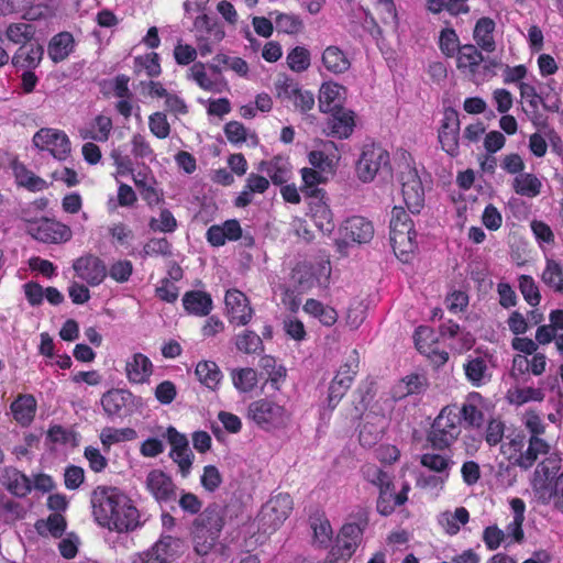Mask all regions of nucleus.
<instances>
[{
    "label": "nucleus",
    "mask_w": 563,
    "mask_h": 563,
    "mask_svg": "<svg viewBox=\"0 0 563 563\" xmlns=\"http://www.w3.org/2000/svg\"><path fill=\"white\" fill-rule=\"evenodd\" d=\"M95 521L102 528L117 533L133 532L143 522L133 499L114 486H97L90 497Z\"/></svg>",
    "instance_id": "1"
},
{
    "label": "nucleus",
    "mask_w": 563,
    "mask_h": 563,
    "mask_svg": "<svg viewBox=\"0 0 563 563\" xmlns=\"http://www.w3.org/2000/svg\"><path fill=\"white\" fill-rule=\"evenodd\" d=\"M522 422L530 433L527 446L525 437L516 435L500 445V453L512 466L529 471L541 455H547L550 452L551 445L541 438L545 431V424L537 412L527 411L523 415Z\"/></svg>",
    "instance_id": "2"
},
{
    "label": "nucleus",
    "mask_w": 563,
    "mask_h": 563,
    "mask_svg": "<svg viewBox=\"0 0 563 563\" xmlns=\"http://www.w3.org/2000/svg\"><path fill=\"white\" fill-rule=\"evenodd\" d=\"M543 457L536 466L530 486L534 496L542 504L553 501L558 509L563 508V472L554 477L561 468V457L556 453L541 455Z\"/></svg>",
    "instance_id": "3"
},
{
    "label": "nucleus",
    "mask_w": 563,
    "mask_h": 563,
    "mask_svg": "<svg viewBox=\"0 0 563 563\" xmlns=\"http://www.w3.org/2000/svg\"><path fill=\"white\" fill-rule=\"evenodd\" d=\"M227 517L228 507L219 504L209 505L198 515L190 530L196 554L205 556L213 550L227 522Z\"/></svg>",
    "instance_id": "4"
},
{
    "label": "nucleus",
    "mask_w": 563,
    "mask_h": 563,
    "mask_svg": "<svg viewBox=\"0 0 563 563\" xmlns=\"http://www.w3.org/2000/svg\"><path fill=\"white\" fill-rule=\"evenodd\" d=\"M246 417L258 429L269 433L284 430L291 422L290 410L285 405L269 398L250 402Z\"/></svg>",
    "instance_id": "5"
},
{
    "label": "nucleus",
    "mask_w": 563,
    "mask_h": 563,
    "mask_svg": "<svg viewBox=\"0 0 563 563\" xmlns=\"http://www.w3.org/2000/svg\"><path fill=\"white\" fill-rule=\"evenodd\" d=\"M461 434V419L452 408L444 407L431 427L429 441L437 449H445L453 444Z\"/></svg>",
    "instance_id": "6"
},
{
    "label": "nucleus",
    "mask_w": 563,
    "mask_h": 563,
    "mask_svg": "<svg viewBox=\"0 0 563 563\" xmlns=\"http://www.w3.org/2000/svg\"><path fill=\"white\" fill-rule=\"evenodd\" d=\"M417 233L409 214L401 208L395 207L390 220V242L395 252L412 253L417 247Z\"/></svg>",
    "instance_id": "7"
},
{
    "label": "nucleus",
    "mask_w": 563,
    "mask_h": 563,
    "mask_svg": "<svg viewBox=\"0 0 563 563\" xmlns=\"http://www.w3.org/2000/svg\"><path fill=\"white\" fill-rule=\"evenodd\" d=\"M388 152L379 145L368 144L363 147L357 161L356 173L362 181H372L380 170L388 167Z\"/></svg>",
    "instance_id": "8"
},
{
    "label": "nucleus",
    "mask_w": 563,
    "mask_h": 563,
    "mask_svg": "<svg viewBox=\"0 0 563 563\" xmlns=\"http://www.w3.org/2000/svg\"><path fill=\"white\" fill-rule=\"evenodd\" d=\"M34 145L48 151L55 158L63 161L70 153V141L65 132L55 129H41L33 136Z\"/></svg>",
    "instance_id": "9"
},
{
    "label": "nucleus",
    "mask_w": 563,
    "mask_h": 563,
    "mask_svg": "<svg viewBox=\"0 0 563 563\" xmlns=\"http://www.w3.org/2000/svg\"><path fill=\"white\" fill-rule=\"evenodd\" d=\"M141 399L128 389H111L101 397V405L108 417H123L130 415Z\"/></svg>",
    "instance_id": "10"
},
{
    "label": "nucleus",
    "mask_w": 563,
    "mask_h": 563,
    "mask_svg": "<svg viewBox=\"0 0 563 563\" xmlns=\"http://www.w3.org/2000/svg\"><path fill=\"white\" fill-rule=\"evenodd\" d=\"M401 192L408 210L419 213L424 203V190L418 172L409 166L400 174Z\"/></svg>",
    "instance_id": "11"
},
{
    "label": "nucleus",
    "mask_w": 563,
    "mask_h": 563,
    "mask_svg": "<svg viewBox=\"0 0 563 563\" xmlns=\"http://www.w3.org/2000/svg\"><path fill=\"white\" fill-rule=\"evenodd\" d=\"M225 313L232 324L246 325L253 317V308L245 294L239 289H229L224 298Z\"/></svg>",
    "instance_id": "12"
},
{
    "label": "nucleus",
    "mask_w": 563,
    "mask_h": 563,
    "mask_svg": "<svg viewBox=\"0 0 563 563\" xmlns=\"http://www.w3.org/2000/svg\"><path fill=\"white\" fill-rule=\"evenodd\" d=\"M29 233L44 243H63L71 239V230L66 224L51 219H41L32 223Z\"/></svg>",
    "instance_id": "13"
},
{
    "label": "nucleus",
    "mask_w": 563,
    "mask_h": 563,
    "mask_svg": "<svg viewBox=\"0 0 563 563\" xmlns=\"http://www.w3.org/2000/svg\"><path fill=\"white\" fill-rule=\"evenodd\" d=\"M145 487L159 504L172 503L176 499V485L172 477L162 470H152L147 473Z\"/></svg>",
    "instance_id": "14"
},
{
    "label": "nucleus",
    "mask_w": 563,
    "mask_h": 563,
    "mask_svg": "<svg viewBox=\"0 0 563 563\" xmlns=\"http://www.w3.org/2000/svg\"><path fill=\"white\" fill-rule=\"evenodd\" d=\"M460 119L455 110L449 109L439 130V142L442 148L451 156L459 154Z\"/></svg>",
    "instance_id": "15"
},
{
    "label": "nucleus",
    "mask_w": 563,
    "mask_h": 563,
    "mask_svg": "<svg viewBox=\"0 0 563 563\" xmlns=\"http://www.w3.org/2000/svg\"><path fill=\"white\" fill-rule=\"evenodd\" d=\"M73 268L76 275L90 286L100 285L107 276L104 263L93 255L77 258L73 264Z\"/></svg>",
    "instance_id": "16"
},
{
    "label": "nucleus",
    "mask_w": 563,
    "mask_h": 563,
    "mask_svg": "<svg viewBox=\"0 0 563 563\" xmlns=\"http://www.w3.org/2000/svg\"><path fill=\"white\" fill-rule=\"evenodd\" d=\"M276 91L278 98L291 101L295 108L301 112H307L314 106L312 92L302 90L298 84L291 79L285 78L283 81L276 84Z\"/></svg>",
    "instance_id": "17"
},
{
    "label": "nucleus",
    "mask_w": 563,
    "mask_h": 563,
    "mask_svg": "<svg viewBox=\"0 0 563 563\" xmlns=\"http://www.w3.org/2000/svg\"><path fill=\"white\" fill-rule=\"evenodd\" d=\"M292 505V498L288 494L272 497L262 510L263 520L274 529L279 527L289 517Z\"/></svg>",
    "instance_id": "18"
},
{
    "label": "nucleus",
    "mask_w": 563,
    "mask_h": 563,
    "mask_svg": "<svg viewBox=\"0 0 563 563\" xmlns=\"http://www.w3.org/2000/svg\"><path fill=\"white\" fill-rule=\"evenodd\" d=\"M150 550L159 563H172L183 553L184 541L169 534L162 536Z\"/></svg>",
    "instance_id": "19"
},
{
    "label": "nucleus",
    "mask_w": 563,
    "mask_h": 563,
    "mask_svg": "<svg viewBox=\"0 0 563 563\" xmlns=\"http://www.w3.org/2000/svg\"><path fill=\"white\" fill-rule=\"evenodd\" d=\"M463 369L466 379L475 387L487 384L492 378L486 356L470 355L463 365Z\"/></svg>",
    "instance_id": "20"
},
{
    "label": "nucleus",
    "mask_w": 563,
    "mask_h": 563,
    "mask_svg": "<svg viewBox=\"0 0 563 563\" xmlns=\"http://www.w3.org/2000/svg\"><path fill=\"white\" fill-rule=\"evenodd\" d=\"M44 48L40 44L21 45L12 57V65L21 70H34L41 63Z\"/></svg>",
    "instance_id": "21"
},
{
    "label": "nucleus",
    "mask_w": 563,
    "mask_h": 563,
    "mask_svg": "<svg viewBox=\"0 0 563 563\" xmlns=\"http://www.w3.org/2000/svg\"><path fill=\"white\" fill-rule=\"evenodd\" d=\"M153 373L151 360L142 354H133L125 364V374L130 383L144 384Z\"/></svg>",
    "instance_id": "22"
},
{
    "label": "nucleus",
    "mask_w": 563,
    "mask_h": 563,
    "mask_svg": "<svg viewBox=\"0 0 563 563\" xmlns=\"http://www.w3.org/2000/svg\"><path fill=\"white\" fill-rule=\"evenodd\" d=\"M483 60V54L472 44L461 46L456 53L457 68L471 79H475Z\"/></svg>",
    "instance_id": "23"
},
{
    "label": "nucleus",
    "mask_w": 563,
    "mask_h": 563,
    "mask_svg": "<svg viewBox=\"0 0 563 563\" xmlns=\"http://www.w3.org/2000/svg\"><path fill=\"white\" fill-rule=\"evenodd\" d=\"M1 484L14 496L24 497L31 489L30 478L14 467H4L0 476Z\"/></svg>",
    "instance_id": "24"
},
{
    "label": "nucleus",
    "mask_w": 563,
    "mask_h": 563,
    "mask_svg": "<svg viewBox=\"0 0 563 563\" xmlns=\"http://www.w3.org/2000/svg\"><path fill=\"white\" fill-rule=\"evenodd\" d=\"M113 130V121L109 114L99 113L88 124L86 129L80 130V135L85 140L96 142H107Z\"/></svg>",
    "instance_id": "25"
},
{
    "label": "nucleus",
    "mask_w": 563,
    "mask_h": 563,
    "mask_svg": "<svg viewBox=\"0 0 563 563\" xmlns=\"http://www.w3.org/2000/svg\"><path fill=\"white\" fill-rule=\"evenodd\" d=\"M344 238L356 243H367L374 235L372 223L363 217H352L345 221Z\"/></svg>",
    "instance_id": "26"
},
{
    "label": "nucleus",
    "mask_w": 563,
    "mask_h": 563,
    "mask_svg": "<svg viewBox=\"0 0 563 563\" xmlns=\"http://www.w3.org/2000/svg\"><path fill=\"white\" fill-rule=\"evenodd\" d=\"M354 125L353 111L340 108L333 112L328 121L329 134L338 139H346L352 134Z\"/></svg>",
    "instance_id": "27"
},
{
    "label": "nucleus",
    "mask_w": 563,
    "mask_h": 563,
    "mask_svg": "<svg viewBox=\"0 0 563 563\" xmlns=\"http://www.w3.org/2000/svg\"><path fill=\"white\" fill-rule=\"evenodd\" d=\"M484 398L479 393H470L461 408V415L465 423L473 428H479L484 422Z\"/></svg>",
    "instance_id": "28"
},
{
    "label": "nucleus",
    "mask_w": 563,
    "mask_h": 563,
    "mask_svg": "<svg viewBox=\"0 0 563 563\" xmlns=\"http://www.w3.org/2000/svg\"><path fill=\"white\" fill-rule=\"evenodd\" d=\"M257 169L265 173L275 185H282L290 177V164L288 159L280 156L262 161Z\"/></svg>",
    "instance_id": "29"
},
{
    "label": "nucleus",
    "mask_w": 563,
    "mask_h": 563,
    "mask_svg": "<svg viewBox=\"0 0 563 563\" xmlns=\"http://www.w3.org/2000/svg\"><path fill=\"white\" fill-rule=\"evenodd\" d=\"M185 310L195 316L205 317L212 310V299L210 295L199 290L188 291L183 297Z\"/></svg>",
    "instance_id": "30"
},
{
    "label": "nucleus",
    "mask_w": 563,
    "mask_h": 563,
    "mask_svg": "<svg viewBox=\"0 0 563 563\" xmlns=\"http://www.w3.org/2000/svg\"><path fill=\"white\" fill-rule=\"evenodd\" d=\"M310 212L316 225L323 233H331L334 229L332 212L324 201V197L310 198Z\"/></svg>",
    "instance_id": "31"
},
{
    "label": "nucleus",
    "mask_w": 563,
    "mask_h": 563,
    "mask_svg": "<svg viewBox=\"0 0 563 563\" xmlns=\"http://www.w3.org/2000/svg\"><path fill=\"white\" fill-rule=\"evenodd\" d=\"M468 520L470 514L464 507H457L454 511L445 510L438 516V523L450 536H455Z\"/></svg>",
    "instance_id": "32"
},
{
    "label": "nucleus",
    "mask_w": 563,
    "mask_h": 563,
    "mask_svg": "<svg viewBox=\"0 0 563 563\" xmlns=\"http://www.w3.org/2000/svg\"><path fill=\"white\" fill-rule=\"evenodd\" d=\"M322 64L325 69L334 75L343 74L351 67L346 54L338 46H328L322 53Z\"/></svg>",
    "instance_id": "33"
},
{
    "label": "nucleus",
    "mask_w": 563,
    "mask_h": 563,
    "mask_svg": "<svg viewBox=\"0 0 563 563\" xmlns=\"http://www.w3.org/2000/svg\"><path fill=\"white\" fill-rule=\"evenodd\" d=\"M11 411L18 423L29 426L36 412V400L32 395H21L11 404Z\"/></svg>",
    "instance_id": "34"
},
{
    "label": "nucleus",
    "mask_w": 563,
    "mask_h": 563,
    "mask_svg": "<svg viewBox=\"0 0 563 563\" xmlns=\"http://www.w3.org/2000/svg\"><path fill=\"white\" fill-rule=\"evenodd\" d=\"M512 190L526 198H536L541 194L542 181L532 173H521L512 179Z\"/></svg>",
    "instance_id": "35"
},
{
    "label": "nucleus",
    "mask_w": 563,
    "mask_h": 563,
    "mask_svg": "<svg viewBox=\"0 0 563 563\" xmlns=\"http://www.w3.org/2000/svg\"><path fill=\"white\" fill-rule=\"evenodd\" d=\"M379 495L376 503L377 511L383 516L391 515L397 506H401L407 501V497L395 493L393 481L389 485H385L378 489Z\"/></svg>",
    "instance_id": "36"
},
{
    "label": "nucleus",
    "mask_w": 563,
    "mask_h": 563,
    "mask_svg": "<svg viewBox=\"0 0 563 563\" xmlns=\"http://www.w3.org/2000/svg\"><path fill=\"white\" fill-rule=\"evenodd\" d=\"M312 530V544L319 549H327L332 541L333 530L330 521L323 516H314L310 519Z\"/></svg>",
    "instance_id": "37"
},
{
    "label": "nucleus",
    "mask_w": 563,
    "mask_h": 563,
    "mask_svg": "<svg viewBox=\"0 0 563 563\" xmlns=\"http://www.w3.org/2000/svg\"><path fill=\"white\" fill-rule=\"evenodd\" d=\"M427 387L426 377L418 374H410L399 380L393 388V397L402 399L409 395L420 394Z\"/></svg>",
    "instance_id": "38"
},
{
    "label": "nucleus",
    "mask_w": 563,
    "mask_h": 563,
    "mask_svg": "<svg viewBox=\"0 0 563 563\" xmlns=\"http://www.w3.org/2000/svg\"><path fill=\"white\" fill-rule=\"evenodd\" d=\"M366 525V520L345 523L338 534L336 542L343 544L344 548L349 547L351 551L355 552L357 545L362 541Z\"/></svg>",
    "instance_id": "39"
},
{
    "label": "nucleus",
    "mask_w": 563,
    "mask_h": 563,
    "mask_svg": "<svg viewBox=\"0 0 563 563\" xmlns=\"http://www.w3.org/2000/svg\"><path fill=\"white\" fill-rule=\"evenodd\" d=\"M74 44V37L70 33H58L52 37L48 44V55L53 62H62L73 52Z\"/></svg>",
    "instance_id": "40"
},
{
    "label": "nucleus",
    "mask_w": 563,
    "mask_h": 563,
    "mask_svg": "<svg viewBox=\"0 0 563 563\" xmlns=\"http://www.w3.org/2000/svg\"><path fill=\"white\" fill-rule=\"evenodd\" d=\"M343 87L335 82H324L319 90V108L322 112L336 109L342 99Z\"/></svg>",
    "instance_id": "41"
},
{
    "label": "nucleus",
    "mask_w": 563,
    "mask_h": 563,
    "mask_svg": "<svg viewBox=\"0 0 563 563\" xmlns=\"http://www.w3.org/2000/svg\"><path fill=\"white\" fill-rule=\"evenodd\" d=\"M301 178L303 186L301 191L309 198L325 197L324 190L317 187V185L327 180L325 174L314 168L305 167L301 169Z\"/></svg>",
    "instance_id": "42"
},
{
    "label": "nucleus",
    "mask_w": 563,
    "mask_h": 563,
    "mask_svg": "<svg viewBox=\"0 0 563 563\" xmlns=\"http://www.w3.org/2000/svg\"><path fill=\"white\" fill-rule=\"evenodd\" d=\"M494 30L495 22L489 18H481L474 27L475 42L482 49L488 53L495 51Z\"/></svg>",
    "instance_id": "43"
},
{
    "label": "nucleus",
    "mask_w": 563,
    "mask_h": 563,
    "mask_svg": "<svg viewBox=\"0 0 563 563\" xmlns=\"http://www.w3.org/2000/svg\"><path fill=\"white\" fill-rule=\"evenodd\" d=\"M520 97L525 100L529 107L531 108L532 113L534 114L532 122L534 125H545V121L541 115L538 114L539 107L541 102L542 90L540 92L537 91L536 87L529 82L521 81L519 84Z\"/></svg>",
    "instance_id": "44"
},
{
    "label": "nucleus",
    "mask_w": 563,
    "mask_h": 563,
    "mask_svg": "<svg viewBox=\"0 0 563 563\" xmlns=\"http://www.w3.org/2000/svg\"><path fill=\"white\" fill-rule=\"evenodd\" d=\"M66 519L62 514H51L47 519L37 520L35 529L41 536H52L54 538H60L66 529Z\"/></svg>",
    "instance_id": "45"
},
{
    "label": "nucleus",
    "mask_w": 563,
    "mask_h": 563,
    "mask_svg": "<svg viewBox=\"0 0 563 563\" xmlns=\"http://www.w3.org/2000/svg\"><path fill=\"white\" fill-rule=\"evenodd\" d=\"M235 347L245 354H258L263 352L262 338L252 330H243L234 336Z\"/></svg>",
    "instance_id": "46"
},
{
    "label": "nucleus",
    "mask_w": 563,
    "mask_h": 563,
    "mask_svg": "<svg viewBox=\"0 0 563 563\" xmlns=\"http://www.w3.org/2000/svg\"><path fill=\"white\" fill-rule=\"evenodd\" d=\"M188 78L194 80L200 88L208 91H221L219 76L214 78L209 76L206 71V66L202 63H195L188 73Z\"/></svg>",
    "instance_id": "47"
},
{
    "label": "nucleus",
    "mask_w": 563,
    "mask_h": 563,
    "mask_svg": "<svg viewBox=\"0 0 563 563\" xmlns=\"http://www.w3.org/2000/svg\"><path fill=\"white\" fill-rule=\"evenodd\" d=\"M195 373L199 382L210 389H216L222 378L219 366L212 361L199 362Z\"/></svg>",
    "instance_id": "48"
},
{
    "label": "nucleus",
    "mask_w": 563,
    "mask_h": 563,
    "mask_svg": "<svg viewBox=\"0 0 563 563\" xmlns=\"http://www.w3.org/2000/svg\"><path fill=\"white\" fill-rule=\"evenodd\" d=\"M303 310L312 317L318 318L319 321L327 327L333 325L338 320V313L332 307L324 306L316 299H308L303 306Z\"/></svg>",
    "instance_id": "49"
},
{
    "label": "nucleus",
    "mask_w": 563,
    "mask_h": 563,
    "mask_svg": "<svg viewBox=\"0 0 563 563\" xmlns=\"http://www.w3.org/2000/svg\"><path fill=\"white\" fill-rule=\"evenodd\" d=\"M16 181L20 186L27 188L31 191H42L47 188V183L36 176L33 172L29 170L22 164H15L13 166Z\"/></svg>",
    "instance_id": "50"
},
{
    "label": "nucleus",
    "mask_w": 563,
    "mask_h": 563,
    "mask_svg": "<svg viewBox=\"0 0 563 563\" xmlns=\"http://www.w3.org/2000/svg\"><path fill=\"white\" fill-rule=\"evenodd\" d=\"M541 278L547 286L563 295V268L559 262L547 258Z\"/></svg>",
    "instance_id": "51"
},
{
    "label": "nucleus",
    "mask_w": 563,
    "mask_h": 563,
    "mask_svg": "<svg viewBox=\"0 0 563 563\" xmlns=\"http://www.w3.org/2000/svg\"><path fill=\"white\" fill-rule=\"evenodd\" d=\"M35 35V27L30 23H10L5 29V37L13 44H29Z\"/></svg>",
    "instance_id": "52"
},
{
    "label": "nucleus",
    "mask_w": 563,
    "mask_h": 563,
    "mask_svg": "<svg viewBox=\"0 0 563 563\" xmlns=\"http://www.w3.org/2000/svg\"><path fill=\"white\" fill-rule=\"evenodd\" d=\"M35 1L36 0H0V15L21 14L23 19L31 20L30 11Z\"/></svg>",
    "instance_id": "53"
},
{
    "label": "nucleus",
    "mask_w": 563,
    "mask_h": 563,
    "mask_svg": "<svg viewBox=\"0 0 563 563\" xmlns=\"http://www.w3.org/2000/svg\"><path fill=\"white\" fill-rule=\"evenodd\" d=\"M420 462L424 467H427L431 471H434L441 475H444V476H440L441 483H443V481L445 478H448L449 470L451 468V466L453 464V461L450 460L449 457L441 455V454H435V453L423 454L421 456Z\"/></svg>",
    "instance_id": "54"
},
{
    "label": "nucleus",
    "mask_w": 563,
    "mask_h": 563,
    "mask_svg": "<svg viewBox=\"0 0 563 563\" xmlns=\"http://www.w3.org/2000/svg\"><path fill=\"white\" fill-rule=\"evenodd\" d=\"M271 15H275L274 24L278 32L297 34L303 26L302 21L298 15L279 12H272Z\"/></svg>",
    "instance_id": "55"
},
{
    "label": "nucleus",
    "mask_w": 563,
    "mask_h": 563,
    "mask_svg": "<svg viewBox=\"0 0 563 563\" xmlns=\"http://www.w3.org/2000/svg\"><path fill=\"white\" fill-rule=\"evenodd\" d=\"M231 376L234 387L242 393L251 391L257 384V373L250 367L234 369Z\"/></svg>",
    "instance_id": "56"
},
{
    "label": "nucleus",
    "mask_w": 563,
    "mask_h": 563,
    "mask_svg": "<svg viewBox=\"0 0 563 563\" xmlns=\"http://www.w3.org/2000/svg\"><path fill=\"white\" fill-rule=\"evenodd\" d=\"M554 85V80H550L547 84L548 90H542L540 106L548 112L563 114L562 98L560 92L555 90Z\"/></svg>",
    "instance_id": "57"
},
{
    "label": "nucleus",
    "mask_w": 563,
    "mask_h": 563,
    "mask_svg": "<svg viewBox=\"0 0 563 563\" xmlns=\"http://www.w3.org/2000/svg\"><path fill=\"white\" fill-rule=\"evenodd\" d=\"M135 438L136 431L131 428L115 429L108 427L102 429L100 433L101 443L108 449L114 443L131 441Z\"/></svg>",
    "instance_id": "58"
},
{
    "label": "nucleus",
    "mask_w": 563,
    "mask_h": 563,
    "mask_svg": "<svg viewBox=\"0 0 563 563\" xmlns=\"http://www.w3.org/2000/svg\"><path fill=\"white\" fill-rule=\"evenodd\" d=\"M131 153L135 159H145L148 162L155 161V153L147 141V139L141 134L135 133L131 137Z\"/></svg>",
    "instance_id": "59"
},
{
    "label": "nucleus",
    "mask_w": 563,
    "mask_h": 563,
    "mask_svg": "<svg viewBox=\"0 0 563 563\" xmlns=\"http://www.w3.org/2000/svg\"><path fill=\"white\" fill-rule=\"evenodd\" d=\"M351 378L349 376H334L330 386H329V395H328V405L331 409H334L338 404L341 401L343 396L346 394L349 388L351 387Z\"/></svg>",
    "instance_id": "60"
},
{
    "label": "nucleus",
    "mask_w": 563,
    "mask_h": 563,
    "mask_svg": "<svg viewBox=\"0 0 563 563\" xmlns=\"http://www.w3.org/2000/svg\"><path fill=\"white\" fill-rule=\"evenodd\" d=\"M519 290L523 296L525 300L531 307H537L541 301V295L539 287L534 279L529 275H521L519 277Z\"/></svg>",
    "instance_id": "61"
},
{
    "label": "nucleus",
    "mask_w": 563,
    "mask_h": 563,
    "mask_svg": "<svg viewBox=\"0 0 563 563\" xmlns=\"http://www.w3.org/2000/svg\"><path fill=\"white\" fill-rule=\"evenodd\" d=\"M155 232L172 233L177 229V220L167 209H162L158 217H153L148 223Z\"/></svg>",
    "instance_id": "62"
},
{
    "label": "nucleus",
    "mask_w": 563,
    "mask_h": 563,
    "mask_svg": "<svg viewBox=\"0 0 563 563\" xmlns=\"http://www.w3.org/2000/svg\"><path fill=\"white\" fill-rule=\"evenodd\" d=\"M194 26L199 34L211 35L212 42H220L224 32L217 24L211 22L207 14H200L195 19Z\"/></svg>",
    "instance_id": "63"
},
{
    "label": "nucleus",
    "mask_w": 563,
    "mask_h": 563,
    "mask_svg": "<svg viewBox=\"0 0 563 563\" xmlns=\"http://www.w3.org/2000/svg\"><path fill=\"white\" fill-rule=\"evenodd\" d=\"M439 46L446 57H453L457 52L460 46L459 36L453 29H444L440 33L439 37Z\"/></svg>",
    "instance_id": "64"
}]
</instances>
